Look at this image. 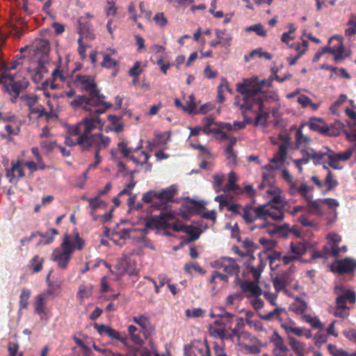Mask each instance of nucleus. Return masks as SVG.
Listing matches in <instances>:
<instances>
[{
    "instance_id": "nucleus-1",
    "label": "nucleus",
    "mask_w": 356,
    "mask_h": 356,
    "mask_svg": "<svg viewBox=\"0 0 356 356\" xmlns=\"http://www.w3.org/2000/svg\"><path fill=\"white\" fill-rule=\"evenodd\" d=\"M104 122L99 117L84 118L76 127L69 129L65 138V144L69 146L79 145L83 149L88 150L94 147L95 162L89 165V169L95 168L102 161L100 151L106 149L111 143L109 137L102 134H92L91 132L98 129L102 131Z\"/></svg>"
},
{
    "instance_id": "nucleus-2",
    "label": "nucleus",
    "mask_w": 356,
    "mask_h": 356,
    "mask_svg": "<svg viewBox=\"0 0 356 356\" xmlns=\"http://www.w3.org/2000/svg\"><path fill=\"white\" fill-rule=\"evenodd\" d=\"M73 82L76 87L88 92V95L76 96L70 104L74 108H81L92 113L88 118L99 117L113 106L111 103L105 101L106 97L100 92L93 76L76 74Z\"/></svg>"
},
{
    "instance_id": "nucleus-3",
    "label": "nucleus",
    "mask_w": 356,
    "mask_h": 356,
    "mask_svg": "<svg viewBox=\"0 0 356 356\" xmlns=\"http://www.w3.org/2000/svg\"><path fill=\"white\" fill-rule=\"evenodd\" d=\"M265 79L259 81L257 76L244 79L236 84V90L243 99L239 105L243 111H252L254 108L262 109L265 101H277L278 95L273 91H264Z\"/></svg>"
},
{
    "instance_id": "nucleus-4",
    "label": "nucleus",
    "mask_w": 356,
    "mask_h": 356,
    "mask_svg": "<svg viewBox=\"0 0 356 356\" xmlns=\"http://www.w3.org/2000/svg\"><path fill=\"white\" fill-rule=\"evenodd\" d=\"M70 244V235L65 234L63 236V242L60 245L61 249H55L51 254V259L57 262L58 266L65 270L68 267V264L72 258L73 253L72 248H67Z\"/></svg>"
},
{
    "instance_id": "nucleus-5",
    "label": "nucleus",
    "mask_w": 356,
    "mask_h": 356,
    "mask_svg": "<svg viewBox=\"0 0 356 356\" xmlns=\"http://www.w3.org/2000/svg\"><path fill=\"white\" fill-rule=\"evenodd\" d=\"M174 218L175 216L172 213H161L159 216H154L148 218L145 221V227L147 229L167 228L169 226L168 222H171Z\"/></svg>"
},
{
    "instance_id": "nucleus-6",
    "label": "nucleus",
    "mask_w": 356,
    "mask_h": 356,
    "mask_svg": "<svg viewBox=\"0 0 356 356\" xmlns=\"http://www.w3.org/2000/svg\"><path fill=\"white\" fill-rule=\"evenodd\" d=\"M264 207L259 205L258 207H253L250 204H246L242 208V213L241 216L248 225L253 223L256 220L264 218Z\"/></svg>"
},
{
    "instance_id": "nucleus-7",
    "label": "nucleus",
    "mask_w": 356,
    "mask_h": 356,
    "mask_svg": "<svg viewBox=\"0 0 356 356\" xmlns=\"http://www.w3.org/2000/svg\"><path fill=\"white\" fill-rule=\"evenodd\" d=\"M94 327L100 335L106 334L111 340H115L117 341H120L124 345L127 344V337L125 335H122L118 330H114L112 327H111L108 325H104V324L95 323L94 325Z\"/></svg>"
},
{
    "instance_id": "nucleus-8",
    "label": "nucleus",
    "mask_w": 356,
    "mask_h": 356,
    "mask_svg": "<svg viewBox=\"0 0 356 356\" xmlns=\"http://www.w3.org/2000/svg\"><path fill=\"white\" fill-rule=\"evenodd\" d=\"M331 269L340 275L348 273L356 269V261L348 257L337 260L331 266Z\"/></svg>"
},
{
    "instance_id": "nucleus-9",
    "label": "nucleus",
    "mask_w": 356,
    "mask_h": 356,
    "mask_svg": "<svg viewBox=\"0 0 356 356\" xmlns=\"http://www.w3.org/2000/svg\"><path fill=\"white\" fill-rule=\"evenodd\" d=\"M332 41H336L337 44L332 47H325L321 49V51L323 54L325 53L333 54L334 60L337 62L343 58L344 52L343 40L339 36H333L330 39L329 42Z\"/></svg>"
},
{
    "instance_id": "nucleus-10",
    "label": "nucleus",
    "mask_w": 356,
    "mask_h": 356,
    "mask_svg": "<svg viewBox=\"0 0 356 356\" xmlns=\"http://www.w3.org/2000/svg\"><path fill=\"white\" fill-rule=\"evenodd\" d=\"M25 174L21 161L11 163V167L6 170V177L13 185H17L19 180L24 177Z\"/></svg>"
},
{
    "instance_id": "nucleus-11",
    "label": "nucleus",
    "mask_w": 356,
    "mask_h": 356,
    "mask_svg": "<svg viewBox=\"0 0 356 356\" xmlns=\"http://www.w3.org/2000/svg\"><path fill=\"white\" fill-rule=\"evenodd\" d=\"M334 293L337 295L336 304L346 305L347 302L354 304L356 302V294L352 290H346L342 286H337Z\"/></svg>"
},
{
    "instance_id": "nucleus-12",
    "label": "nucleus",
    "mask_w": 356,
    "mask_h": 356,
    "mask_svg": "<svg viewBox=\"0 0 356 356\" xmlns=\"http://www.w3.org/2000/svg\"><path fill=\"white\" fill-rule=\"evenodd\" d=\"M216 267L222 268L229 275H238L239 267L236 261L230 257H222L215 262Z\"/></svg>"
},
{
    "instance_id": "nucleus-13",
    "label": "nucleus",
    "mask_w": 356,
    "mask_h": 356,
    "mask_svg": "<svg viewBox=\"0 0 356 356\" xmlns=\"http://www.w3.org/2000/svg\"><path fill=\"white\" fill-rule=\"evenodd\" d=\"M270 341L273 343L272 350L273 356H288L289 349L285 344L284 339L277 332H274Z\"/></svg>"
},
{
    "instance_id": "nucleus-14",
    "label": "nucleus",
    "mask_w": 356,
    "mask_h": 356,
    "mask_svg": "<svg viewBox=\"0 0 356 356\" xmlns=\"http://www.w3.org/2000/svg\"><path fill=\"white\" fill-rule=\"evenodd\" d=\"M241 290L246 294V297H259L262 293L261 289L255 283L245 280L238 282Z\"/></svg>"
},
{
    "instance_id": "nucleus-15",
    "label": "nucleus",
    "mask_w": 356,
    "mask_h": 356,
    "mask_svg": "<svg viewBox=\"0 0 356 356\" xmlns=\"http://www.w3.org/2000/svg\"><path fill=\"white\" fill-rule=\"evenodd\" d=\"M262 207H264V210L263 220H266L268 218H271L276 221H281L284 218L285 209L268 206L266 204H262Z\"/></svg>"
},
{
    "instance_id": "nucleus-16",
    "label": "nucleus",
    "mask_w": 356,
    "mask_h": 356,
    "mask_svg": "<svg viewBox=\"0 0 356 356\" xmlns=\"http://www.w3.org/2000/svg\"><path fill=\"white\" fill-rule=\"evenodd\" d=\"M133 321L138 324L143 330V335L147 338L154 331L149 318L145 315H139L133 318Z\"/></svg>"
},
{
    "instance_id": "nucleus-17",
    "label": "nucleus",
    "mask_w": 356,
    "mask_h": 356,
    "mask_svg": "<svg viewBox=\"0 0 356 356\" xmlns=\"http://www.w3.org/2000/svg\"><path fill=\"white\" fill-rule=\"evenodd\" d=\"M308 126L311 130L319 132L325 136H330V129L324 124L321 118H312L308 122Z\"/></svg>"
},
{
    "instance_id": "nucleus-18",
    "label": "nucleus",
    "mask_w": 356,
    "mask_h": 356,
    "mask_svg": "<svg viewBox=\"0 0 356 356\" xmlns=\"http://www.w3.org/2000/svg\"><path fill=\"white\" fill-rule=\"evenodd\" d=\"M29 86V82L26 79L20 81H15L10 83V85H6V92L9 95H13V93H16V95H19L21 92L26 90Z\"/></svg>"
},
{
    "instance_id": "nucleus-19",
    "label": "nucleus",
    "mask_w": 356,
    "mask_h": 356,
    "mask_svg": "<svg viewBox=\"0 0 356 356\" xmlns=\"http://www.w3.org/2000/svg\"><path fill=\"white\" fill-rule=\"evenodd\" d=\"M305 124H302L299 128L296 129L295 134V149L300 147L305 148L307 147L311 143V138L305 135L302 132V128Z\"/></svg>"
},
{
    "instance_id": "nucleus-20",
    "label": "nucleus",
    "mask_w": 356,
    "mask_h": 356,
    "mask_svg": "<svg viewBox=\"0 0 356 356\" xmlns=\"http://www.w3.org/2000/svg\"><path fill=\"white\" fill-rule=\"evenodd\" d=\"M226 34V29H216V35L218 39L216 42H211L209 45L212 47H216L218 44H222L225 47H230L232 36L231 35H227L225 38H222V36Z\"/></svg>"
},
{
    "instance_id": "nucleus-21",
    "label": "nucleus",
    "mask_w": 356,
    "mask_h": 356,
    "mask_svg": "<svg viewBox=\"0 0 356 356\" xmlns=\"http://www.w3.org/2000/svg\"><path fill=\"white\" fill-rule=\"evenodd\" d=\"M289 345L296 356H305L306 344L293 337H289Z\"/></svg>"
},
{
    "instance_id": "nucleus-22",
    "label": "nucleus",
    "mask_w": 356,
    "mask_h": 356,
    "mask_svg": "<svg viewBox=\"0 0 356 356\" xmlns=\"http://www.w3.org/2000/svg\"><path fill=\"white\" fill-rule=\"evenodd\" d=\"M289 275L282 274L276 276L273 279V285L277 293L280 291L286 292V286L289 283Z\"/></svg>"
},
{
    "instance_id": "nucleus-23",
    "label": "nucleus",
    "mask_w": 356,
    "mask_h": 356,
    "mask_svg": "<svg viewBox=\"0 0 356 356\" xmlns=\"http://www.w3.org/2000/svg\"><path fill=\"white\" fill-rule=\"evenodd\" d=\"M100 197L98 195L94 198H90L88 200L89 205L91 209L90 214L93 218V220L96 221L98 220V216L95 215V211L97 209L103 207L105 208L106 207V203L99 199Z\"/></svg>"
},
{
    "instance_id": "nucleus-24",
    "label": "nucleus",
    "mask_w": 356,
    "mask_h": 356,
    "mask_svg": "<svg viewBox=\"0 0 356 356\" xmlns=\"http://www.w3.org/2000/svg\"><path fill=\"white\" fill-rule=\"evenodd\" d=\"M288 148L289 147H286L285 145H280L278 151L270 159V162L273 163L283 164L286 159Z\"/></svg>"
},
{
    "instance_id": "nucleus-25",
    "label": "nucleus",
    "mask_w": 356,
    "mask_h": 356,
    "mask_svg": "<svg viewBox=\"0 0 356 356\" xmlns=\"http://www.w3.org/2000/svg\"><path fill=\"white\" fill-rule=\"evenodd\" d=\"M205 352V356H210V350L207 346L199 348L195 345H186L184 346L185 356H196V352Z\"/></svg>"
},
{
    "instance_id": "nucleus-26",
    "label": "nucleus",
    "mask_w": 356,
    "mask_h": 356,
    "mask_svg": "<svg viewBox=\"0 0 356 356\" xmlns=\"http://www.w3.org/2000/svg\"><path fill=\"white\" fill-rule=\"evenodd\" d=\"M236 177L234 172H231L229 173L228 182L226 186L224 188L223 191L225 192L234 191L236 193H239L241 192V188L238 186L236 184Z\"/></svg>"
},
{
    "instance_id": "nucleus-27",
    "label": "nucleus",
    "mask_w": 356,
    "mask_h": 356,
    "mask_svg": "<svg viewBox=\"0 0 356 356\" xmlns=\"http://www.w3.org/2000/svg\"><path fill=\"white\" fill-rule=\"evenodd\" d=\"M176 193V187L175 186H171L155 195H156V197L161 200L172 201Z\"/></svg>"
},
{
    "instance_id": "nucleus-28",
    "label": "nucleus",
    "mask_w": 356,
    "mask_h": 356,
    "mask_svg": "<svg viewBox=\"0 0 356 356\" xmlns=\"http://www.w3.org/2000/svg\"><path fill=\"white\" fill-rule=\"evenodd\" d=\"M116 270L118 271L120 275L125 273L129 275H133L134 273L129 269V261L127 256H123L118 262L115 266Z\"/></svg>"
},
{
    "instance_id": "nucleus-29",
    "label": "nucleus",
    "mask_w": 356,
    "mask_h": 356,
    "mask_svg": "<svg viewBox=\"0 0 356 356\" xmlns=\"http://www.w3.org/2000/svg\"><path fill=\"white\" fill-rule=\"evenodd\" d=\"M237 141L236 138H230V141H229L226 148H225V155L227 160H229L232 163H235L236 162V154L234 152L233 147L236 145Z\"/></svg>"
},
{
    "instance_id": "nucleus-30",
    "label": "nucleus",
    "mask_w": 356,
    "mask_h": 356,
    "mask_svg": "<svg viewBox=\"0 0 356 356\" xmlns=\"http://www.w3.org/2000/svg\"><path fill=\"white\" fill-rule=\"evenodd\" d=\"M184 233L190 236V238L188 239V242H192L200 238L202 231L197 227L186 225Z\"/></svg>"
},
{
    "instance_id": "nucleus-31",
    "label": "nucleus",
    "mask_w": 356,
    "mask_h": 356,
    "mask_svg": "<svg viewBox=\"0 0 356 356\" xmlns=\"http://www.w3.org/2000/svg\"><path fill=\"white\" fill-rule=\"evenodd\" d=\"M45 300L42 294H39L36 296L35 301L34 302L35 312L40 316V318L42 319V316L45 314L44 312Z\"/></svg>"
},
{
    "instance_id": "nucleus-32",
    "label": "nucleus",
    "mask_w": 356,
    "mask_h": 356,
    "mask_svg": "<svg viewBox=\"0 0 356 356\" xmlns=\"http://www.w3.org/2000/svg\"><path fill=\"white\" fill-rule=\"evenodd\" d=\"M284 311V308L276 307L275 309H273L272 312H268L266 314H259V316L261 319L270 321L275 318L282 320L280 318V314L282 312Z\"/></svg>"
},
{
    "instance_id": "nucleus-33",
    "label": "nucleus",
    "mask_w": 356,
    "mask_h": 356,
    "mask_svg": "<svg viewBox=\"0 0 356 356\" xmlns=\"http://www.w3.org/2000/svg\"><path fill=\"white\" fill-rule=\"evenodd\" d=\"M44 258L39 255L34 256L29 261V267L33 273H38L42 269Z\"/></svg>"
},
{
    "instance_id": "nucleus-34",
    "label": "nucleus",
    "mask_w": 356,
    "mask_h": 356,
    "mask_svg": "<svg viewBox=\"0 0 356 356\" xmlns=\"http://www.w3.org/2000/svg\"><path fill=\"white\" fill-rule=\"evenodd\" d=\"M307 308V302L300 298H296L294 303L291 306V309L294 313L301 315L305 312Z\"/></svg>"
},
{
    "instance_id": "nucleus-35",
    "label": "nucleus",
    "mask_w": 356,
    "mask_h": 356,
    "mask_svg": "<svg viewBox=\"0 0 356 356\" xmlns=\"http://www.w3.org/2000/svg\"><path fill=\"white\" fill-rule=\"evenodd\" d=\"M324 168L327 170V174L325 179V185L327 187L326 191H332L334 188H335L338 185L339 182L337 179L334 178V175L332 173V172L327 169V168L324 165Z\"/></svg>"
},
{
    "instance_id": "nucleus-36",
    "label": "nucleus",
    "mask_w": 356,
    "mask_h": 356,
    "mask_svg": "<svg viewBox=\"0 0 356 356\" xmlns=\"http://www.w3.org/2000/svg\"><path fill=\"white\" fill-rule=\"evenodd\" d=\"M345 113L348 117V120H347V124L351 130L349 133L353 132L356 130V112H355L353 109L347 107L345 109ZM348 132L346 133V135Z\"/></svg>"
},
{
    "instance_id": "nucleus-37",
    "label": "nucleus",
    "mask_w": 356,
    "mask_h": 356,
    "mask_svg": "<svg viewBox=\"0 0 356 356\" xmlns=\"http://www.w3.org/2000/svg\"><path fill=\"white\" fill-rule=\"evenodd\" d=\"M252 111L254 113H257L255 124L256 125H265L266 123L267 119L269 118V113L264 111V108L262 109H259L258 108H254Z\"/></svg>"
},
{
    "instance_id": "nucleus-38",
    "label": "nucleus",
    "mask_w": 356,
    "mask_h": 356,
    "mask_svg": "<svg viewBox=\"0 0 356 356\" xmlns=\"http://www.w3.org/2000/svg\"><path fill=\"white\" fill-rule=\"evenodd\" d=\"M73 234L74 238V243H72L71 240L70 239V244L67 246V248H72L73 251L74 250H81L85 245L84 240L79 236V234L76 231H74Z\"/></svg>"
},
{
    "instance_id": "nucleus-39",
    "label": "nucleus",
    "mask_w": 356,
    "mask_h": 356,
    "mask_svg": "<svg viewBox=\"0 0 356 356\" xmlns=\"http://www.w3.org/2000/svg\"><path fill=\"white\" fill-rule=\"evenodd\" d=\"M290 250V252L293 254L298 259L306 252V247L302 243H291Z\"/></svg>"
},
{
    "instance_id": "nucleus-40",
    "label": "nucleus",
    "mask_w": 356,
    "mask_h": 356,
    "mask_svg": "<svg viewBox=\"0 0 356 356\" xmlns=\"http://www.w3.org/2000/svg\"><path fill=\"white\" fill-rule=\"evenodd\" d=\"M189 101L184 105L183 111L190 115L197 114V104L195 102V96L193 95H189Z\"/></svg>"
},
{
    "instance_id": "nucleus-41",
    "label": "nucleus",
    "mask_w": 356,
    "mask_h": 356,
    "mask_svg": "<svg viewBox=\"0 0 356 356\" xmlns=\"http://www.w3.org/2000/svg\"><path fill=\"white\" fill-rule=\"evenodd\" d=\"M350 314V307H348L346 305L343 304H336V307L334 312V315L336 317L339 318H346Z\"/></svg>"
},
{
    "instance_id": "nucleus-42",
    "label": "nucleus",
    "mask_w": 356,
    "mask_h": 356,
    "mask_svg": "<svg viewBox=\"0 0 356 356\" xmlns=\"http://www.w3.org/2000/svg\"><path fill=\"white\" fill-rule=\"evenodd\" d=\"M302 319L306 323H309L314 329L322 330L323 327V323L317 317H312L309 314H304L302 316Z\"/></svg>"
},
{
    "instance_id": "nucleus-43",
    "label": "nucleus",
    "mask_w": 356,
    "mask_h": 356,
    "mask_svg": "<svg viewBox=\"0 0 356 356\" xmlns=\"http://www.w3.org/2000/svg\"><path fill=\"white\" fill-rule=\"evenodd\" d=\"M31 296V291L27 289H23L19 296V309H24L29 305V300Z\"/></svg>"
},
{
    "instance_id": "nucleus-44",
    "label": "nucleus",
    "mask_w": 356,
    "mask_h": 356,
    "mask_svg": "<svg viewBox=\"0 0 356 356\" xmlns=\"http://www.w3.org/2000/svg\"><path fill=\"white\" fill-rule=\"evenodd\" d=\"M138 331V328L133 325H130L128 327V332L131 341L138 345H141L143 343V340L140 338L138 333H136Z\"/></svg>"
},
{
    "instance_id": "nucleus-45",
    "label": "nucleus",
    "mask_w": 356,
    "mask_h": 356,
    "mask_svg": "<svg viewBox=\"0 0 356 356\" xmlns=\"http://www.w3.org/2000/svg\"><path fill=\"white\" fill-rule=\"evenodd\" d=\"M308 44V42L303 40L302 42H294L291 44H289V47L291 49H294L298 52L297 54L302 56L307 51Z\"/></svg>"
},
{
    "instance_id": "nucleus-46",
    "label": "nucleus",
    "mask_w": 356,
    "mask_h": 356,
    "mask_svg": "<svg viewBox=\"0 0 356 356\" xmlns=\"http://www.w3.org/2000/svg\"><path fill=\"white\" fill-rule=\"evenodd\" d=\"M20 99L24 102L26 106H27L29 110H30L37 104L39 97L36 95L31 96L25 95L20 96Z\"/></svg>"
},
{
    "instance_id": "nucleus-47",
    "label": "nucleus",
    "mask_w": 356,
    "mask_h": 356,
    "mask_svg": "<svg viewBox=\"0 0 356 356\" xmlns=\"http://www.w3.org/2000/svg\"><path fill=\"white\" fill-rule=\"evenodd\" d=\"M243 299V296L241 293H234L229 295L226 298L225 305L226 306H232L236 303H239Z\"/></svg>"
},
{
    "instance_id": "nucleus-48",
    "label": "nucleus",
    "mask_w": 356,
    "mask_h": 356,
    "mask_svg": "<svg viewBox=\"0 0 356 356\" xmlns=\"http://www.w3.org/2000/svg\"><path fill=\"white\" fill-rule=\"evenodd\" d=\"M39 236L42 238H45L46 240L44 241V244H49L52 243L54 240V236L58 234V232L56 229L51 228L49 229L46 233L42 234L38 233Z\"/></svg>"
},
{
    "instance_id": "nucleus-49",
    "label": "nucleus",
    "mask_w": 356,
    "mask_h": 356,
    "mask_svg": "<svg viewBox=\"0 0 356 356\" xmlns=\"http://www.w3.org/2000/svg\"><path fill=\"white\" fill-rule=\"evenodd\" d=\"M245 30L246 32L254 31L257 35L261 37H266L267 35L266 31H265L261 24H256L250 26H247Z\"/></svg>"
},
{
    "instance_id": "nucleus-50",
    "label": "nucleus",
    "mask_w": 356,
    "mask_h": 356,
    "mask_svg": "<svg viewBox=\"0 0 356 356\" xmlns=\"http://www.w3.org/2000/svg\"><path fill=\"white\" fill-rule=\"evenodd\" d=\"M209 332L213 338H218L224 340L226 338V333L223 328H216L212 325L209 327Z\"/></svg>"
},
{
    "instance_id": "nucleus-51",
    "label": "nucleus",
    "mask_w": 356,
    "mask_h": 356,
    "mask_svg": "<svg viewBox=\"0 0 356 356\" xmlns=\"http://www.w3.org/2000/svg\"><path fill=\"white\" fill-rule=\"evenodd\" d=\"M312 190L313 188L312 187L308 186L305 184H302L298 187V194L300 195L306 201H310V199L312 198V195L309 194V193Z\"/></svg>"
},
{
    "instance_id": "nucleus-52",
    "label": "nucleus",
    "mask_w": 356,
    "mask_h": 356,
    "mask_svg": "<svg viewBox=\"0 0 356 356\" xmlns=\"http://www.w3.org/2000/svg\"><path fill=\"white\" fill-rule=\"evenodd\" d=\"M184 270L188 274H192L193 271L198 272L201 274H204L205 270L199 266L198 264L195 262L187 263L184 266Z\"/></svg>"
},
{
    "instance_id": "nucleus-53",
    "label": "nucleus",
    "mask_w": 356,
    "mask_h": 356,
    "mask_svg": "<svg viewBox=\"0 0 356 356\" xmlns=\"http://www.w3.org/2000/svg\"><path fill=\"white\" fill-rule=\"evenodd\" d=\"M40 145L42 149L47 153L51 152L56 147H58L56 140H43L40 143Z\"/></svg>"
},
{
    "instance_id": "nucleus-54",
    "label": "nucleus",
    "mask_w": 356,
    "mask_h": 356,
    "mask_svg": "<svg viewBox=\"0 0 356 356\" xmlns=\"http://www.w3.org/2000/svg\"><path fill=\"white\" fill-rule=\"evenodd\" d=\"M185 314L188 318H199L205 315L206 310L200 307L193 308L192 309H188L186 310Z\"/></svg>"
},
{
    "instance_id": "nucleus-55",
    "label": "nucleus",
    "mask_w": 356,
    "mask_h": 356,
    "mask_svg": "<svg viewBox=\"0 0 356 356\" xmlns=\"http://www.w3.org/2000/svg\"><path fill=\"white\" fill-rule=\"evenodd\" d=\"M266 205L285 209V207L286 206V202L282 196L275 195L272 198L270 202L268 204H267Z\"/></svg>"
},
{
    "instance_id": "nucleus-56",
    "label": "nucleus",
    "mask_w": 356,
    "mask_h": 356,
    "mask_svg": "<svg viewBox=\"0 0 356 356\" xmlns=\"http://www.w3.org/2000/svg\"><path fill=\"white\" fill-rule=\"evenodd\" d=\"M155 24L159 27L163 28L168 24V19L163 13H157L153 18Z\"/></svg>"
},
{
    "instance_id": "nucleus-57",
    "label": "nucleus",
    "mask_w": 356,
    "mask_h": 356,
    "mask_svg": "<svg viewBox=\"0 0 356 356\" xmlns=\"http://www.w3.org/2000/svg\"><path fill=\"white\" fill-rule=\"evenodd\" d=\"M327 350L332 356H347L346 350L343 348H339L333 344H329Z\"/></svg>"
},
{
    "instance_id": "nucleus-58",
    "label": "nucleus",
    "mask_w": 356,
    "mask_h": 356,
    "mask_svg": "<svg viewBox=\"0 0 356 356\" xmlns=\"http://www.w3.org/2000/svg\"><path fill=\"white\" fill-rule=\"evenodd\" d=\"M92 294V287L86 286L85 285H81L79 288L78 296L83 300L88 298Z\"/></svg>"
},
{
    "instance_id": "nucleus-59",
    "label": "nucleus",
    "mask_w": 356,
    "mask_h": 356,
    "mask_svg": "<svg viewBox=\"0 0 356 356\" xmlns=\"http://www.w3.org/2000/svg\"><path fill=\"white\" fill-rule=\"evenodd\" d=\"M141 63L140 61H136L134 66L129 69V75L134 79H138L139 75L142 72V70L140 69Z\"/></svg>"
},
{
    "instance_id": "nucleus-60",
    "label": "nucleus",
    "mask_w": 356,
    "mask_h": 356,
    "mask_svg": "<svg viewBox=\"0 0 356 356\" xmlns=\"http://www.w3.org/2000/svg\"><path fill=\"white\" fill-rule=\"evenodd\" d=\"M220 313L217 314L216 316L220 319H225L227 323H232L234 315L230 312H227L223 307L220 308Z\"/></svg>"
},
{
    "instance_id": "nucleus-61",
    "label": "nucleus",
    "mask_w": 356,
    "mask_h": 356,
    "mask_svg": "<svg viewBox=\"0 0 356 356\" xmlns=\"http://www.w3.org/2000/svg\"><path fill=\"white\" fill-rule=\"evenodd\" d=\"M217 280H219L223 282H227L228 276L227 275L220 273L218 271H213L210 279V282L216 284Z\"/></svg>"
},
{
    "instance_id": "nucleus-62",
    "label": "nucleus",
    "mask_w": 356,
    "mask_h": 356,
    "mask_svg": "<svg viewBox=\"0 0 356 356\" xmlns=\"http://www.w3.org/2000/svg\"><path fill=\"white\" fill-rule=\"evenodd\" d=\"M282 327L285 330L287 333H293L298 337L304 335V328L300 327H291L282 325Z\"/></svg>"
},
{
    "instance_id": "nucleus-63",
    "label": "nucleus",
    "mask_w": 356,
    "mask_h": 356,
    "mask_svg": "<svg viewBox=\"0 0 356 356\" xmlns=\"http://www.w3.org/2000/svg\"><path fill=\"white\" fill-rule=\"evenodd\" d=\"M117 64V61L112 58L108 54H104V59L102 63V67L110 69L115 67Z\"/></svg>"
},
{
    "instance_id": "nucleus-64",
    "label": "nucleus",
    "mask_w": 356,
    "mask_h": 356,
    "mask_svg": "<svg viewBox=\"0 0 356 356\" xmlns=\"http://www.w3.org/2000/svg\"><path fill=\"white\" fill-rule=\"evenodd\" d=\"M243 247L246 250V255L252 254L258 248V246L250 239H245V241H243Z\"/></svg>"
}]
</instances>
